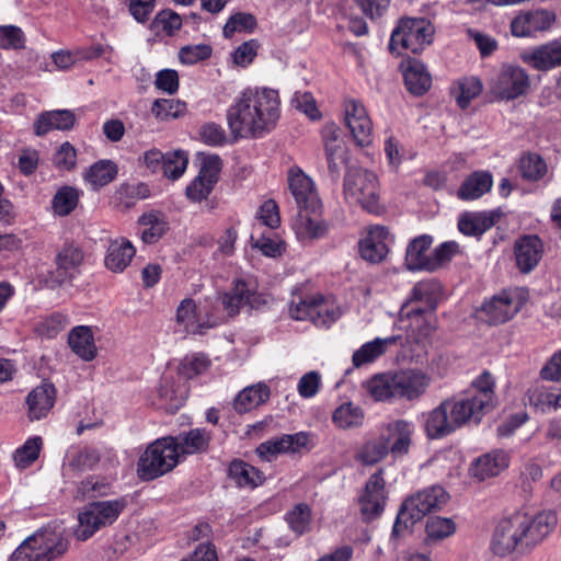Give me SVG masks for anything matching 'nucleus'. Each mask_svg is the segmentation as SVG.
I'll return each instance as SVG.
<instances>
[{"label": "nucleus", "mask_w": 561, "mask_h": 561, "mask_svg": "<svg viewBox=\"0 0 561 561\" xmlns=\"http://www.w3.org/2000/svg\"><path fill=\"white\" fill-rule=\"evenodd\" d=\"M495 381L484 370L458 394L444 400L426 417L425 431L430 438H440L466 424H479L495 408Z\"/></svg>", "instance_id": "obj_1"}, {"label": "nucleus", "mask_w": 561, "mask_h": 561, "mask_svg": "<svg viewBox=\"0 0 561 561\" xmlns=\"http://www.w3.org/2000/svg\"><path fill=\"white\" fill-rule=\"evenodd\" d=\"M174 437H162L151 443L137 462L138 477L151 481L170 472L179 462Z\"/></svg>", "instance_id": "obj_6"}, {"label": "nucleus", "mask_w": 561, "mask_h": 561, "mask_svg": "<svg viewBox=\"0 0 561 561\" xmlns=\"http://www.w3.org/2000/svg\"><path fill=\"white\" fill-rule=\"evenodd\" d=\"M457 530L456 523L449 517L432 516L426 520V542H440L451 537Z\"/></svg>", "instance_id": "obj_47"}, {"label": "nucleus", "mask_w": 561, "mask_h": 561, "mask_svg": "<svg viewBox=\"0 0 561 561\" xmlns=\"http://www.w3.org/2000/svg\"><path fill=\"white\" fill-rule=\"evenodd\" d=\"M433 238L422 234L414 238L408 245L405 253V265L409 271H428L431 255L427 250L432 245Z\"/></svg>", "instance_id": "obj_35"}, {"label": "nucleus", "mask_w": 561, "mask_h": 561, "mask_svg": "<svg viewBox=\"0 0 561 561\" xmlns=\"http://www.w3.org/2000/svg\"><path fill=\"white\" fill-rule=\"evenodd\" d=\"M519 172L525 180L538 181L547 173V164L539 154L525 153L519 160Z\"/></svg>", "instance_id": "obj_55"}, {"label": "nucleus", "mask_w": 561, "mask_h": 561, "mask_svg": "<svg viewBox=\"0 0 561 561\" xmlns=\"http://www.w3.org/2000/svg\"><path fill=\"white\" fill-rule=\"evenodd\" d=\"M76 124V115L70 110L47 111L38 115L34 123L37 136H44L50 130H69Z\"/></svg>", "instance_id": "obj_31"}, {"label": "nucleus", "mask_w": 561, "mask_h": 561, "mask_svg": "<svg viewBox=\"0 0 561 561\" xmlns=\"http://www.w3.org/2000/svg\"><path fill=\"white\" fill-rule=\"evenodd\" d=\"M398 339L399 336H389L386 339L377 337L363 344L352 356L354 367L358 368L374 362L386 352L388 346L396 344Z\"/></svg>", "instance_id": "obj_42"}, {"label": "nucleus", "mask_w": 561, "mask_h": 561, "mask_svg": "<svg viewBox=\"0 0 561 561\" xmlns=\"http://www.w3.org/2000/svg\"><path fill=\"white\" fill-rule=\"evenodd\" d=\"M152 114L161 121L178 118L186 112V104L180 100L159 99L152 105Z\"/></svg>", "instance_id": "obj_58"}, {"label": "nucleus", "mask_w": 561, "mask_h": 561, "mask_svg": "<svg viewBox=\"0 0 561 561\" xmlns=\"http://www.w3.org/2000/svg\"><path fill=\"white\" fill-rule=\"evenodd\" d=\"M530 79L519 66L504 65L490 81L491 91L502 100H515L528 91Z\"/></svg>", "instance_id": "obj_12"}, {"label": "nucleus", "mask_w": 561, "mask_h": 561, "mask_svg": "<svg viewBox=\"0 0 561 561\" xmlns=\"http://www.w3.org/2000/svg\"><path fill=\"white\" fill-rule=\"evenodd\" d=\"M288 188L293 195L297 208L322 203L314 182L300 168L294 167L288 171Z\"/></svg>", "instance_id": "obj_22"}, {"label": "nucleus", "mask_w": 561, "mask_h": 561, "mask_svg": "<svg viewBox=\"0 0 561 561\" xmlns=\"http://www.w3.org/2000/svg\"><path fill=\"white\" fill-rule=\"evenodd\" d=\"M309 444V435L305 432L284 434L261 443L256 454L266 461H272L280 454L298 453Z\"/></svg>", "instance_id": "obj_20"}, {"label": "nucleus", "mask_w": 561, "mask_h": 561, "mask_svg": "<svg viewBox=\"0 0 561 561\" xmlns=\"http://www.w3.org/2000/svg\"><path fill=\"white\" fill-rule=\"evenodd\" d=\"M542 243L537 236H524L515 242L514 254L518 270L529 273L542 256Z\"/></svg>", "instance_id": "obj_27"}, {"label": "nucleus", "mask_w": 561, "mask_h": 561, "mask_svg": "<svg viewBox=\"0 0 561 561\" xmlns=\"http://www.w3.org/2000/svg\"><path fill=\"white\" fill-rule=\"evenodd\" d=\"M508 467V455L504 450H493L476 459L470 468L472 477L480 481L500 474Z\"/></svg>", "instance_id": "obj_30"}, {"label": "nucleus", "mask_w": 561, "mask_h": 561, "mask_svg": "<svg viewBox=\"0 0 561 561\" xmlns=\"http://www.w3.org/2000/svg\"><path fill=\"white\" fill-rule=\"evenodd\" d=\"M557 523L558 517L552 511L537 514L514 512L494 526L489 550L501 559L517 560L528 556L550 536Z\"/></svg>", "instance_id": "obj_2"}, {"label": "nucleus", "mask_w": 561, "mask_h": 561, "mask_svg": "<svg viewBox=\"0 0 561 561\" xmlns=\"http://www.w3.org/2000/svg\"><path fill=\"white\" fill-rule=\"evenodd\" d=\"M100 459L101 455L96 448H70L65 457V468L72 472H82L93 469Z\"/></svg>", "instance_id": "obj_38"}, {"label": "nucleus", "mask_w": 561, "mask_h": 561, "mask_svg": "<svg viewBox=\"0 0 561 561\" xmlns=\"http://www.w3.org/2000/svg\"><path fill=\"white\" fill-rule=\"evenodd\" d=\"M211 54L213 48L208 44L186 45L180 49L179 58L184 65H194L208 59Z\"/></svg>", "instance_id": "obj_64"}, {"label": "nucleus", "mask_w": 561, "mask_h": 561, "mask_svg": "<svg viewBox=\"0 0 561 561\" xmlns=\"http://www.w3.org/2000/svg\"><path fill=\"white\" fill-rule=\"evenodd\" d=\"M279 95L273 89H245L227 110V124L234 139L260 138L275 128Z\"/></svg>", "instance_id": "obj_3"}, {"label": "nucleus", "mask_w": 561, "mask_h": 561, "mask_svg": "<svg viewBox=\"0 0 561 561\" xmlns=\"http://www.w3.org/2000/svg\"><path fill=\"white\" fill-rule=\"evenodd\" d=\"M528 404L536 411L546 413L552 407L557 409V394L547 391L542 387H533L526 393Z\"/></svg>", "instance_id": "obj_60"}, {"label": "nucleus", "mask_w": 561, "mask_h": 561, "mask_svg": "<svg viewBox=\"0 0 561 561\" xmlns=\"http://www.w3.org/2000/svg\"><path fill=\"white\" fill-rule=\"evenodd\" d=\"M257 22L253 14L248 12H237L229 16L222 34L226 38H231L236 33H251L256 27Z\"/></svg>", "instance_id": "obj_54"}, {"label": "nucleus", "mask_w": 561, "mask_h": 561, "mask_svg": "<svg viewBox=\"0 0 561 561\" xmlns=\"http://www.w3.org/2000/svg\"><path fill=\"white\" fill-rule=\"evenodd\" d=\"M393 373L378 374L364 382L363 387L375 401L398 399Z\"/></svg>", "instance_id": "obj_43"}, {"label": "nucleus", "mask_w": 561, "mask_h": 561, "mask_svg": "<svg viewBox=\"0 0 561 561\" xmlns=\"http://www.w3.org/2000/svg\"><path fill=\"white\" fill-rule=\"evenodd\" d=\"M493 185V179L488 171H474L460 185L457 196L462 201H473L488 193Z\"/></svg>", "instance_id": "obj_36"}, {"label": "nucleus", "mask_w": 561, "mask_h": 561, "mask_svg": "<svg viewBox=\"0 0 561 561\" xmlns=\"http://www.w3.org/2000/svg\"><path fill=\"white\" fill-rule=\"evenodd\" d=\"M158 394L164 401L163 407L172 412L179 410L188 396L187 387L184 383L176 382L172 377L161 379Z\"/></svg>", "instance_id": "obj_39"}, {"label": "nucleus", "mask_w": 561, "mask_h": 561, "mask_svg": "<svg viewBox=\"0 0 561 561\" xmlns=\"http://www.w3.org/2000/svg\"><path fill=\"white\" fill-rule=\"evenodd\" d=\"M43 440L39 436L28 438L13 455L14 462L19 468H27L39 456Z\"/></svg>", "instance_id": "obj_57"}, {"label": "nucleus", "mask_w": 561, "mask_h": 561, "mask_svg": "<svg viewBox=\"0 0 561 561\" xmlns=\"http://www.w3.org/2000/svg\"><path fill=\"white\" fill-rule=\"evenodd\" d=\"M117 174V167L112 161H99L90 167L85 180L94 187H102L112 182Z\"/></svg>", "instance_id": "obj_52"}, {"label": "nucleus", "mask_w": 561, "mask_h": 561, "mask_svg": "<svg viewBox=\"0 0 561 561\" xmlns=\"http://www.w3.org/2000/svg\"><path fill=\"white\" fill-rule=\"evenodd\" d=\"M224 310L229 317L238 314L243 307L259 309L266 304L264 295L259 294L255 286L237 279L232 288L220 296Z\"/></svg>", "instance_id": "obj_14"}, {"label": "nucleus", "mask_w": 561, "mask_h": 561, "mask_svg": "<svg viewBox=\"0 0 561 561\" xmlns=\"http://www.w3.org/2000/svg\"><path fill=\"white\" fill-rule=\"evenodd\" d=\"M386 501L383 470L379 469L369 477L359 497V511L363 519L371 522L378 518L385 510Z\"/></svg>", "instance_id": "obj_15"}, {"label": "nucleus", "mask_w": 561, "mask_h": 561, "mask_svg": "<svg viewBox=\"0 0 561 561\" xmlns=\"http://www.w3.org/2000/svg\"><path fill=\"white\" fill-rule=\"evenodd\" d=\"M398 399L413 401L423 396L431 383V377L421 369H400L393 373Z\"/></svg>", "instance_id": "obj_18"}, {"label": "nucleus", "mask_w": 561, "mask_h": 561, "mask_svg": "<svg viewBox=\"0 0 561 561\" xmlns=\"http://www.w3.org/2000/svg\"><path fill=\"white\" fill-rule=\"evenodd\" d=\"M188 163L187 153L183 150L167 152L163 173L168 179L178 180L185 172Z\"/></svg>", "instance_id": "obj_61"}, {"label": "nucleus", "mask_w": 561, "mask_h": 561, "mask_svg": "<svg viewBox=\"0 0 561 561\" xmlns=\"http://www.w3.org/2000/svg\"><path fill=\"white\" fill-rule=\"evenodd\" d=\"M270 396V387L264 382H257L238 393L233 401V408L238 413H245L265 403Z\"/></svg>", "instance_id": "obj_37"}, {"label": "nucleus", "mask_w": 561, "mask_h": 561, "mask_svg": "<svg viewBox=\"0 0 561 561\" xmlns=\"http://www.w3.org/2000/svg\"><path fill=\"white\" fill-rule=\"evenodd\" d=\"M176 439V451L184 455H193L207 450L210 435L206 430L193 428L174 437Z\"/></svg>", "instance_id": "obj_41"}, {"label": "nucleus", "mask_w": 561, "mask_h": 561, "mask_svg": "<svg viewBox=\"0 0 561 561\" xmlns=\"http://www.w3.org/2000/svg\"><path fill=\"white\" fill-rule=\"evenodd\" d=\"M364 419L365 414L362 408L352 402L342 403L332 415L335 426L342 430L358 427L364 423Z\"/></svg>", "instance_id": "obj_46"}, {"label": "nucleus", "mask_w": 561, "mask_h": 561, "mask_svg": "<svg viewBox=\"0 0 561 561\" xmlns=\"http://www.w3.org/2000/svg\"><path fill=\"white\" fill-rule=\"evenodd\" d=\"M482 82L477 77H466L457 80L451 87V94L462 110L482 92Z\"/></svg>", "instance_id": "obj_44"}, {"label": "nucleus", "mask_w": 561, "mask_h": 561, "mask_svg": "<svg viewBox=\"0 0 561 561\" xmlns=\"http://www.w3.org/2000/svg\"><path fill=\"white\" fill-rule=\"evenodd\" d=\"M68 549L59 527H44L28 536L12 552L10 561H53L61 557Z\"/></svg>", "instance_id": "obj_4"}, {"label": "nucleus", "mask_w": 561, "mask_h": 561, "mask_svg": "<svg viewBox=\"0 0 561 561\" xmlns=\"http://www.w3.org/2000/svg\"><path fill=\"white\" fill-rule=\"evenodd\" d=\"M228 474L239 488L253 489L264 481L263 473L243 460H233L229 466Z\"/></svg>", "instance_id": "obj_40"}, {"label": "nucleus", "mask_w": 561, "mask_h": 561, "mask_svg": "<svg viewBox=\"0 0 561 561\" xmlns=\"http://www.w3.org/2000/svg\"><path fill=\"white\" fill-rule=\"evenodd\" d=\"M291 229L297 240L304 244H310L324 238L329 232L330 225L323 217L322 203L298 208L291 220Z\"/></svg>", "instance_id": "obj_10"}, {"label": "nucleus", "mask_w": 561, "mask_h": 561, "mask_svg": "<svg viewBox=\"0 0 561 561\" xmlns=\"http://www.w3.org/2000/svg\"><path fill=\"white\" fill-rule=\"evenodd\" d=\"M522 308L518 295L511 290H502L485 301L481 308L484 320L490 324L510 321Z\"/></svg>", "instance_id": "obj_17"}, {"label": "nucleus", "mask_w": 561, "mask_h": 561, "mask_svg": "<svg viewBox=\"0 0 561 561\" xmlns=\"http://www.w3.org/2000/svg\"><path fill=\"white\" fill-rule=\"evenodd\" d=\"M312 309L311 322L318 327L330 325L341 316L339 307L321 295L313 297Z\"/></svg>", "instance_id": "obj_50"}, {"label": "nucleus", "mask_w": 561, "mask_h": 561, "mask_svg": "<svg viewBox=\"0 0 561 561\" xmlns=\"http://www.w3.org/2000/svg\"><path fill=\"white\" fill-rule=\"evenodd\" d=\"M175 320L190 334H204L206 330L218 325L217 319L208 317L204 320L197 313V306L192 298H185L180 302Z\"/></svg>", "instance_id": "obj_24"}, {"label": "nucleus", "mask_w": 561, "mask_h": 561, "mask_svg": "<svg viewBox=\"0 0 561 561\" xmlns=\"http://www.w3.org/2000/svg\"><path fill=\"white\" fill-rule=\"evenodd\" d=\"M135 253L136 249L129 240L125 238L112 240L107 247L104 264L111 272L122 273L130 264Z\"/></svg>", "instance_id": "obj_32"}, {"label": "nucleus", "mask_w": 561, "mask_h": 561, "mask_svg": "<svg viewBox=\"0 0 561 561\" xmlns=\"http://www.w3.org/2000/svg\"><path fill=\"white\" fill-rule=\"evenodd\" d=\"M345 199L358 204L368 213H379V183L377 175L363 168H348L343 183Z\"/></svg>", "instance_id": "obj_7"}, {"label": "nucleus", "mask_w": 561, "mask_h": 561, "mask_svg": "<svg viewBox=\"0 0 561 561\" xmlns=\"http://www.w3.org/2000/svg\"><path fill=\"white\" fill-rule=\"evenodd\" d=\"M309 444V435L305 432L284 434L261 443L256 454L266 461H272L280 454L298 453Z\"/></svg>", "instance_id": "obj_21"}, {"label": "nucleus", "mask_w": 561, "mask_h": 561, "mask_svg": "<svg viewBox=\"0 0 561 561\" xmlns=\"http://www.w3.org/2000/svg\"><path fill=\"white\" fill-rule=\"evenodd\" d=\"M447 492L439 485L426 488L408 497L392 527V536H398L409 524L421 520L425 515L442 510L448 501Z\"/></svg>", "instance_id": "obj_5"}, {"label": "nucleus", "mask_w": 561, "mask_h": 561, "mask_svg": "<svg viewBox=\"0 0 561 561\" xmlns=\"http://www.w3.org/2000/svg\"><path fill=\"white\" fill-rule=\"evenodd\" d=\"M389 451V442L378 437L373 440L366 442L358 453L356 454V460L365 466H373L382 460Z\"/></svg>", "instance_id": "obj_49"}, {"label": "nucleus", "mask_w": 561, "mask_h": 561, "mask_svg": "<svg viewBox=\"0 0 561 561\" xmlns=\"http://www.w3.org/2000/svg\"><path fill=\"white\" fill-rule=\"evenodd\" d=\"M110 484L98 477H88L77 486L76 497L79 500H88L93 497L105 496L108 494Z\"/></svg>", "instance_id": "obj_59"}, {"label": "nucleus", "mask_w": 561, "mask_h": 561, "mask_svg": "<svg viewBox=\"0 0 561 561\" xmlns=\"http://www.w3.org/2000/svg\"><path fill=\"white\" fill-rule=\"evenodd\" d=\"M182 26L181 16L172 10H162L153 19L151 28L157 33L173 35Z\"/></svg>", "instance_id": "obj_62"}, {"label": "nucleus", "mask_w": 561, "mask_h": 561, "mask_svg": "<svg viewBox=\"0 0 561 561\" xmlns=\"http://www.w3.org/2000/svg\"><path fill=\"white\" fill-rule=\"evenodd\" d=\"M345 125L354 142L367 147L373 141V123L364 104L355 99L344 102Z\"/></svg>", "instance_id": "obj_16"}, {"label": "nucleus", "mask_w": 561, "mask_h": 561, "mask_svg": "<svg viewBox=\"0 0 561 561\" xmlns=\"http://www.w3.org/2000/svg\"><path fill=\"white\" fill-rule=\"evenodd\" d=\"M84 259L81 247L75 242H66L56 253L55 270L49 271L45 283L49 288H57L70 283L75 272L80 267Z\"/></svg>", "instance_id": "obj_11"}, {"label": "nucleus", "mask_w": 561, "mask_h": 561, "mask_svg": "<svg viewBox=\"0 0 561 561\" xmlns=\"http://www.w3.org/2000/svg\"><path fill=\"white\" fill-rule=\"evenodd\" d=\"M431 317L432 313H421L420 316H411L408 318L411 321L409 331L417 343L430 337L435 331V327L431 323Z\"/></svg>", "instance_id": "obj_63"}, {"label": "nucleus", "mask_w": 561, "mask_h": 561, "mask_svg": "<svg viewBox=\"0 0 561 561\" xmlns=\"http://www.w3.org/2000/svg\"><path fill=\"white\" fill-rule=\"evenodd\" d=\"M533 68L547 71L561 66V42L552 41L541 45L524 56Z\"/></svg>", "instance_id": "obj_33"}, {"label": "nucleus", "mask_w": 561, "mask_h": 561, "mask_svg": "<svg viewBox=\"0 0 561 561\" xmlns=\"http://www.w3.org/2000/svg\"><path fill=\"white\" fill-rule=\"evenodd\" d=\"M434 30L425 19H404L392 31L389 48L394 51L398 46L413 54L421 53L431 44Z\"/></svg>", "instance_id": "obj_9"}, {"label": "nucleus", "mask_w": 561, "mask_h": 561, "mask_svg": "<svg viewBox=\"0 0 561 561\" xmlns=\"http://www.w3.org/2000/svg\"><path fill=\"white\" fill-rule=\"evenodd\" d=\"M389 231L381 226L368 230L367 236L359 243L362 257L370 263L381 262L388 253L386 239Z\"/></svg>", "instance_id": "obj_28"}, {"label": "nucleus", "mask_w": 561, "mask_h": 561, "mask_svg": "<svg viewBox=\"0 0 561 561\" xmlns=\"http://www.w3.org/2000/svg\"><path fill=\"white\" fill-rule=\"evenodd\" d=\"M56 401V389L53 383L43 382L26 397L27 416L37 421L48 415Z\"/></svg>", "instance_id": "obj_26"}, {"label": "nucleus", "mask_w": 561, "mask_h": 561, "mask_svg": "<svg viewBox=\"0 0 561 561\" xmlns=\"http://www.w3.org/2000/svg\"><path fill=\"white\" fill-rule=\"evenodd\" d=\"M210 359L202 353L186 355L180 363L178 373L184 379H192L208 370Z\"/></svg>", "instance_id": "obj_53"}, {"label": "nucleus", "mask_w": 561, "mask_h": 561, "mask_svg": "<svg viewBox=\"0 0 561 561\" xmlns=\"http://www.w3.org/2000/svg\"><path fill=\"white\" fill-rule=\"evenodd\" d=\"M495 224L492 214L485 211L467 213L460 217L458 228L467 236H481Z\"/></svg>", "instance_id": "obj_45"}, {"label": "nucleus", "mask_w": 561, "mask_h": 561, "mask_svg": "<svg viewBox=\"0 0 561 561\" xmlns=\"http://www.w3.org/2000/svg\"><path fill=\"white\" fill-rule=\"evenodd\" d=\"M404 83L413 95H423L432 85V77L425 65L417 59H409L402 64Z\"/></svg>", "instance_id": "obj_29"}, {"label": "nucleus", "mask_w": 561, "mask_h": 561, "mask_svg": "<svg viewBox=\"0 0 561 561\" xmlns=\"http://www.w3.org/2000/svg\"><path fill=\"white\" fill-rule=\"evenodd\" d=\"M323 142L329 173L334 181H337L342 168L348 162V148L334 126L324 128Z\"/></svg>", "instance_id": "obj_19"}, {"label": "nucleus", "mask_w": 561, "mask_h": 561, "mask_svg": "<svg viewBox=\"0 0 561 561\" xmlns=\"http://www.w3.org/2000/svg\"><path fill=\"white\" fill-rule=\"evenodd\" d=\"M440 294L442 288L436 280L425 279L417 282L401 308V318H410L421 313H433L437 307Z\"/></svg>", "instance_id": "obj_13"}, {"label": "nucleus", "mask_w": 561, "mask_h": 561, "mask_svg": "<svg viewBox=\"0 0 561 561\" xmlns=\"http://www.w3.org/2000/svg\"><path fill=\"white\" fill-rule=\"evenodd\" d=\"M125 499L98 501L89 503L79 513V525L75 531L79 540H87L102 527L112 525L125 510Z\"/></svg>", "instance_id": "obj_8"}, {"label": "nucleus", "mask_w": 561, "mask_h": 561, "mask_svg": "<svg viewBox=\"0 0 561 561\" xmlns=\"http://www.w3.org/2000/svg\"><path fill=\"white\" fill-rule=\"evenodd\" d=\"M79 202V192L70 186L59 188L51 201L54 213L58 216H67L76 209Z\"/></svg>", "instance_id": "obj_56"}, {"label": "nucleus", "mask_w": 561, "mask_h": 561, "mask_svg": "<svg viewBox=\"0 0 561 561\" xmlns=\"http://www.w3.org/2000/svg\"><path fill=\"white\" fill-rule=\"evenodd\" d=\"M554 22V14L547 10H534L518 14L511 23L515 36H530L549 28Z\"/></svg>", "instance_id": "obj_25"}, {"label": "nucleus", "mask_w": 561, "mask_h": 561, "mask_svg": "<svg viewBox=\"0 0 561 561\" xmlns=\"http://www.w3.org/2000/svg\"><path fill=\"white\" fill-rule=\"evenodd\" d=\"M414 425L405 420H394L385 427L382 439L389 442V451L393 458L402 457L410 450Z\"/></svg>", "instance_id": "obj_23"}, {"label": "nucleus", "mask_w": 561, "mask_h": 561, "mask_svg": "<svg viewBox=\"0 0 561 561\" xmlns=\"http://www.w3.org/2000/svg\"><path fill=\"white\" fill-rule=\"evenodd\" d=\"M71 351L82 360L91 362L95 358L98 348L94 343L92 329L88 325L75 327L68 335Z\"/></svg>", "instance_id": "obj_34"}, {"label": "nucleus", "mask_w": 561, "mask_h": 561, "mask_svg": "<svg viewBox=\"0 0 561 561\" xmlns=\"http://www.w3.org/2000/svg\"><path fill=\"white\" fill-rule=\"evenodd\" d=\"M139 224L144 227L141 239L145 243H154L168 230V222L159 213H147L139 218Z\"/></svg>", "instance_id": "obj_48"}, {"label": "nucleus", "mask_w": 561, "mask_h": 561, "mask_svg": "<svg viewBox=\"0 0 561 561\" xmlns=\"http://www.w3.org/2000/svg\"><path fill=\"white\" fill-rule=\"evenodd\" d=\"M285 518L289 528L296 535H304L310 530L312 520L311 507L306 503H298L286 514Z\"/></svg>", "instance_id": "obj_51"}]
</instances>
